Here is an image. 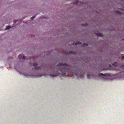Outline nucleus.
Here are the masks:
<instances>
[{
  "mask_svg": "<svg viewBox=\"0 0 124 124\" xmlns=\"http://www.w3.org/2000/svg\"><path fill=\"white\" fill-rule=\"evenodd\" d=\"M58 67H60L61 69H59L57 70L58 72L56 74H52L50 73L49 75L52 77H55L59 75V71H61V73L62 76L64 77L65 76L66 72H68L69 74H71L72 72L69 70L70 67V65H68L67 64L65 63H59L57 65Z\"/></svg>",
  "mask_w": 124,
  "mask_h": 124,
  "instance_id": "obj_1",
  "label": "nucleus"
},
{
  "mask_svg": "<svg viewBox=\"0 0 124 124\" xmlns=\"http://www.w3.org/2000/svg\"><path fill=\"white\" fill-rule=\"evenodd\" d=\"M99 77L102 79H110L111 75L110 74H105L101 73L99 74Z\"/></svg>",
  "mask_w": 124,
  "mask_h": 124,
  "instance_id": "obj_2",
  "label": "nucleus"
},
{
  "mask_svg": "<svg viewBox=\"0 0 124 124\" xmlns=\"http://www.w3.org/2000/svg\"><path fill=\"white\" fill-rule=\"evenodd\" d=\"M37 65V64L36 63H34L33 64V66L34 67V68L35 69L38 70L39 69H41V67L40 66H38L36 67V66Z\"/></svg>",
  "mask_w": 124,
  "mask_h": 124,
  "instance_id": "obj_3",
  "label": "nucleus"
},
{
  "mask_svg": "<svg viewBox=\"0 0 124 124\" xmlns=\"http://www.w3.org/2000/svg\"><path fill=\"white\" fill-rule=\"evenodd\" d=\"M19 57L20 59H22L23 60H24L25 59V57L23 54H20L19 55Z\"/></svg>",
  "mask_w": 124,
  "mask_h": 124,
  "instance_id": "obj_4",
  "label": "nucleus"
},
{
  "mask_svg": "<svg viewBox=\"0 0 124 124\" xmlns=\"http://www.w3.org/2000/svg\"><path fill=\"white\" fill-rule=\"evenodd\" d=\"M82 44V43L78 41L75 43V46H80Z\"/></svg>",
  "mask_w": 124,
  "mask_h": 124,
  "instance_id": "obj_5",
  "label": "nucleus"
},
{
  "mask_svg": "<svg viewBox=\"0 0 124 124\" xmlns=\"http://www.w3.org/2000/svg\"><path fill=\"white\" fill-rule=\"evenodd\" d=\"M96 34L97 36L102 37L103 36V34L101 33H96Z\"/></svg>",
  "mask_w": 124,
  "mask_h": 124,
  "instance_id": "obj_6",
  "label": "nucleus"
},
{
  "mask_svg": "<svg viewBox=\"0 0 124 124\" xmlns=\"http://www.w3.org/2000/svg\"><path fill=\"white\" fill-rule=\"evenodd\" d=\"M87 78L89 79H91L93 77V76L92 75H90L88 74L87 75Z\"/></svg>",
  "mask_w": 124,
  "mask_h": 124,
  "instance_id": "obj_7",
  "label": "nucleus"
},
{
  "mask_svg": "<svg viewBox=\"0 0 124 124\" xmlns=\"http://www.w3.org/2000/svg\"><path fill=\"white\" fill-rule=\"evenodd\" d=\"M113 65L114 66H117L119 65V64L117 62H114L113 64Z\"/></svg>",
  "mask_w": 124,
  "mask_h": 124,
  "instance_id": "obj_8",
  "label": "nucleus"
},
{
  "mask_svg": "<svg viewBox=\"0 0 124 124\" xmlns=\"http://www.w3.org/2000/svg\"><path fill=\"white\" fill-rule=\"evenodd\" d=\"M115 12H116V13L118 14H123V13L121 12L120 11H116Z\"/></svg>",
  "mask_w": 124,
  "mask_h": 124,
  "instance_id": "obj_9",
  "label": "nucleus"
},
{
  "mask_svg": "<svg viewBox=\"0 0 124 124\" xmlns=\"http://www.w3.org/2000/svg\"><path fill=\"white\" fill-rule=\"evenodd\" d=\"M43 75H41L40 74H38V75H37L35 77H41Z\"/></svg>",
  "mask_w": 124,
  "mask_h": 124,
  "instance_id": "obj_10",
  "label": "nucleus"
},
{
  "mask_svg": "<svg viewBox=\"0 0 124 124\" xmlns=\"http://www.w3.org/2000/svg\"><path fill=\"white\" fill-rule=\"evenodd\" d=\"M11 28V27L9 26H6V29H9Z\"/></svg>",
  "mask_w": 124,
  "mask_h": 124,
  "instance_id": "obj_11",
  "label": "nucleus"
},
{
  "mask_svg": "<svg viewBox=\"0 0 124 124\" xmlns=\"http://www.w3.org/2000/svg\"><path fill=\"white\" fill-rule=\"evenodd\" d=\"M78 1L76 0L75 1L74 3H73L77 4L78 3Z\"/></svg>",
  "mask_w": 124,
  "mask_h": 124,
  "instance_id": "obj_12",
  "label": "nucleus"
},
{
  "mask_svg": "<svg viewBox=\"0 0 124 124\" xmlns=\"http://www.w3.org/2000/svg\"><path fill=\"white\" fill-rule=\"evenodd\" d=\"M88 46V44H86L85 43H84L83 45H82V46Z\"/></svg>",
  "mask_w": 124,
  "mask_h": 124,
  "instance_id": "obj_13",
  "label": "nucleus"
},
{
  "mask_svg": "<svg viewBox=\"0 0 124 124\" xmlns=\"http://www.w3.org/2000/svg\"><path fill=\"white\" fill-rule=\"evenodd\" d=\"M68 53L69 54H75L72 51H69V52Z\"/></svg>",
  "mask_w": 124,
  "mask_h": 124,
  "instance_id": "obj_14",
  "label": "nucleus"
},
{
  "mask_svg": "<svg viewBox=\"0 0 124 124\" xmlns=\"http://www.w3.org/2000/svg\"><path fill=\"white\" fill-rule=\"evenodd\" d=\"M88 24L87 23L85 24H82V26H86Z\"/></svg>",
  "mask_w": 124,
  "mask_h": 124,
  "instance_id": "obj_15",
  "label": "nucleus"
},
{
  "mask_svg": "<svg viewBox=\"0 0 124 124\" xmlns=\"http://www.w3.org/2000/svg\"><path fill=\"white\" fill-rule=\"evenodd\" d=\"M35 17V16H33L31 18V19L32 20L33 19H34Z\"/></svg>",
  "mask_w": 124,
  "mask_h": 124,
  "instance_id": "obj_16",
  "label": "nucleus"
},
{
  "mask_svg": "<svg viewBox=\"0 0 124 124\" xmlns=\"http://www.w3.org/2000/svg\"><path fill=\"white\" fill-rule=\"evenodd\" d=\"M122 60H123L124 59V56H123L122 57Z\"/></svg>",
  "mask_w": 124,
  "mask_h": 124,
  "instance_id": "obj_17",
  "label": "nucleus"
},
{
  "mask_svg": "<svg viewBox=\"0 0 124 124\" xmlns=\"http://www.w3.org/2000/svg\"><path fill=\"white\" fill-rule=\"evenodd\" d=\"M16 21H16L15 20H14V22H15V23L16 22Z\"/></svg>",
  "mask_w": 124,
  "mask_h": 124,
  "instance_id": "obj_18",
  "label": "nucleus"
},
{
  "mask_svg": "<svg viewBox=\"0 0 124 124\" xmlns=\"http://www.w3.org/2000/svg\"><path fill=\"white\" fill-rule=\"evenodd\" d=\"M75 75H76V76H77V75H78V74H76V73H75Z\"/></svg>",
  "mask_w": 124,
  "mask_h": 124,
  "instance_id": "obj_19",
  "label": "nucleus"
},
{
  "mask_svg": "<svg viewBox=\"0 0 124 124\" xmlns=\"http://www.w3.org/2000/svg\"><path fill=\"white\" fill-rule=\"evenodd\" d=\"M122 67H124V65H122Z\"/></svg>",
  "mask_w": 124,
  "mask_h": 124,
  "instance_id": "obj_20",
  "label": "nucleus"
},
{
  "mask_svg": "<svg viewBox=\"0 0 124 124\" xmlns=\"http://www.w3.org/2000/svg\"><path fill=\"white\" fill-rule=\"evenodd\" d=\"M122 40H124V39H122Z\"/></svg>",
  "mask_w": 124,
  "mask_h": 124,
  "instance_id": "obj_21",
  "label": "nucleus"
},
{
  "mask_svg": "<svg viewBox=\"0 0 124 124\" xmlns=\"http://www.w3.org/2000/svg\"><path fill=\"white\" fill-rule=\"evenodd\" d=\"M71 74H72V75H73V73H72Z\"/></svg>",
  "mask_w": 124,
  "mask_h": 124,
  "instance_id": "obj_22",
  "label": "nucleus"
}]
</instances>
